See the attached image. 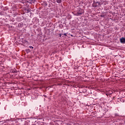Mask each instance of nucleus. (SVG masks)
I'll return each instance as SVG.
<instances>
[{
	"label": "nucleus",
	"instance_id": "1",
	"mask_svg": "<svg viewBox=\"0 0 125 125\" xmlns=\"http://www.w3.org/2000/svg\"><path fill=\"white\" fill-rule=\"evenodd\" d=\"M83 13V10L81 8H79L78 12L76 14H75L76 16H79V15H82Z\"/></svg>",
	"mask_w": 125,
	"mask_h": 125
},
{
	"label": "nucleus",
	"instance_id": "2",
	"mask_svg": "<svg viewBox=\"0 0 125 125\" xmlns=\"http://www.w3.org/2000/svg\"><path fill=\"white\" fill-rule=\"evenodd\" d=\"M92 5L93 7H97V6H99V5H100V3L98 2V1H94Z\"/></svg>",
	"mask_w": 125,
	"mask_h": 125
},
{
	"label": "nucleus",
	"instance_id": "14",
	"mask_svg": "<svg viewBox=\"0 0 125 125\" xmlns=\"http://www.w3.org/2000/svg\"><path fill=\"white\" fill-rule=\"evenodd\" d=\"M45 3V5H47V4H46V3Z\"/></svg>",
	"mask_w": 125,
	"mask_h": 125
},
{
	"label": "nucleus",
	"instance_id": "3",
	"mask_svg": "<svg viewBox=\"0 0 125 125\" xmlns=\"http://www.w3.org/2000/svg\"><path fill=\"white\" fill-rule=\"evenodd\" d=\"M120 42L121 43H125V38L122 37L120 39Z\"/></svg>",
	"mask_w": 125,
	"mask_h": 125
},
{
	"label": "nucleus",
	"instance_id": "4",
	"mask_svg": "<svg viewBox=\"0 0 125 125\" xmlns=\"http://www.w3.org/2000/svg\"><path fill=\"white\" fill-rule=\"evenodd\" d=\"M36 2V0H27V2H28V3H30V4H32V3H35Z\"/></svg>",
	"mask_w": 125,
	"mask_h": 125
},
{
	"label": "nucleus",
	"instance_id": "15",
	"mask_svg": "<svg viewBox=\"0 0 125 125\" xmlns=\"http://www.w3.org/2000/svg\"><path fill=\"white\" fill-rule=\"evenodd\" d=\"M14 73H16V71H14Z\"/></svg>",
	"mask_w": 125,
	"mask_h": 125
},
{
	"label": "nucleus",
	"instance_id": "13",
	"mask_svg": "<svg viewBox=\"0 0 125 125\" xmlns=\"http://www.w3.org/2000/svg\"><path fill=\"white\" fill-rule=\"evenodd\" d=\"M101 17H104V15H101Z\"/></svg>",
	"mask_w": 125,
	"mask_h": 125
},
{
	"label": "nucleus",
	"instance_id": "5",
	"mask_svg": "<svg viewBox=\"0 0 125 125\" xmlns=\"http://www.w3.org/2000/svg\"><path fill=\"white\" fill-rule=\"evenodd\" d=\"M57 2L58 3H61V2H62V0H57Z\"/></svg>",
	"mask_w": 125,
	"mask_h": 125
},
{
	"label": "nucleus",
	"instance_id": "11",
	"mask_svg": "<svg viewBox=\"0 0 125 125\" xmlns=\"http://www.w3.org/2000/svg\"><path fill=\"white\" fill-rule=\"evenodd\" d=\"M27 13H29L30 12V11L29 10V9L27 10Z\"/></svg>",
	"mask_w": 125,
	"mask_h": 125
},
{
	"label": "nucleus",
	"instance_id": "12",
	"mask_svg": "<svg viewBox=\"0 0 125 125\" xmlns=\"http://www.w3.org/2000/svg\"><path fill=\"white\" fill-rule=\"evenodd\" d=\"M64 36H67V34H66V33H64V34H63V37Z\"/></svg>",
	"mask_w": 125,
	"mask_h": 125
},
{
	"label": "nucleus",
	"instance_id": "10",
	"mask_svg": "<svg viewBox=\"0 0 125 125\" xmlns=\"http://www.w3.org/2000/svg\"><path fill=\"white\" fill-rule=\"evenodd\" d=\"M115 116L116 117H118V116H119V114H118V113H115Z\"/></svg>",
	"mask_w": 125,
	"mask_h": 125
},
{
	"label": "nucleus",
	"instance_id": "7",
	"mask_svg": "<svg viewBox=\"0 0 125 125\" xmlns=\"http://www.w3.org/2000/svg\"><path fill=\"white\" fill-rule=\"evenodd\" d=\"M60 38H64V34H60Z\"/></svg>",
	"mask_w": 125,
	"mask_h": 125
},
{
	"label": "nucleus",
	"instance_id": "9",
	"mask_svg": "<svg viewBox=\"0 0 125 125\" xmlns=\"http://www.w3.org/2000/svg\"><path fill=\"white\" fill-rule=\"evenodd\" d=\"M29 48H32V49H33L34 48V47L32 46H29Z\"/></svg>",
	"mask_w": 125,
	"mask_h": 125
},
{
	"label": "nucleus",
	"instance_id": "6",
	"mask_svg": "<svg viewBox=\"0 0 125 125\" xmlns=\"http://www.w3.org/2000/svg\"><path fill=\"white\" fill-rule=\"evenodd\" d=\"M26 52H27V53H29V52H31V50H30L29 49H26Z\"/></svg>",
	"mask_w": 125,
	"mask_h": 125
},
{
	"label": "nucleus",
	"instance_id": "8",
	"mask_svg": "<svg viewBox=\"0 0 125 125\" xmlns=\"http://www.w3.org/2000/svg\"><path fill=\"white\" fill-rule=\"evenodd\" d=\"M120 101L121 102H125V100H123V99H120Z\"/></svg>",
	"mask_w": 125,
	"mask_h": 125
}]
</instances>
